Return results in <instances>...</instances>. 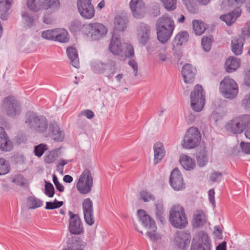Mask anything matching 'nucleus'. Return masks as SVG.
Here are the masks:
<instances>
[{"instance_id": "nucleus-39", "label": "nucleus", "mask_w": 250, "mask_h": 250, "mask_svg": "<svg viewBox=\"0 0 250 250\" xmlns=\"http://www.w3.org/2000/svg\"><path fill=\"white\" fill-rule=\"evenodd\" d=\"M11 6V1H0V18L2 20L7 19Z\"/></svg>"}, {"instance_id": "nucleus-8", "label": "nucleus", "mask_w": 250, "mask_h": 250, "mask_svg": "<svg viewBox=\"0 0 250 250\" xmlns=\"http://www.w3.org/2000/svg\"><path fill=\"white\" fill-rule=\"evenodd\" d=\"M190 105L193 110L197 112H201L204 108L206 96L202 85H196L191 92Z\"/></svg>"}, {"instance_id": "nucleus-51", "label": "nucleus", "mask_w": 250, "mask_h": 250, "mask_svg": "<svg viewBox=\"0 0 250 250\" xmlns=\"http://www.w3.org/2000/svg\"><path fill=\"white\" fill-rule=\"evenodd\" d=\"M62 205V201H58L55 199L53 202H47L46 203L45 208L46 209H53L61 207Z\"/></svg>"}, {"instance_id": "nucleus-46", "label": "nucleus", "mask_w": 250, "mask_h": 250, "mask_svg": "<svg viewBox=\"0 0 250 250\" xmlns=\"http://www.w3.org/2000/svg\"><path fill=\"white\" fill-rule=\"evenodd\" d=\"M47 149L48 146L46 145L41 144L35 146L34 153L36 156L41 157Z\"/></svg>"}, {"instance_id": "nucleus-29", "label": "nucleus", "mask_w": 250, "mask_h": 250, "mask_svg": "<svg viewBox=\"0 0 250 250\" xmlns=\"http://www.w3.org/2000/svg\"><path fill=\"white\" fill-rule=\"evenodd\" d=\"M22 22L25 27L29 28L36 25L38 21V16L32 15L27 12H22L21 14Z\"/></svg>"}, {"instance_id": "nucleus-38", "label": "nucleus", "mask_w": 250, "mask_h": 250, "mask_svg": "<svg viewBox=\"0 0 250 250\" xmlns=\"http://www.w3.org/2000/svg\"><path fill=\"white\" fill-rule=\"evenodd\" d=\"M85 26L86 25L83 24L80 20H75L70 23L69 29L71 33L76 35L81 31L85 32Z\"/></svg>"}, {"instance_id": "nucleus-4", "label": "nucleus", "mask_w": 250, "mask_h": 250, "mask_svg": "<svg viewBox=\"0 0 250 250\" xmlns=\"http://www.w3.org/2000/svg\"><path fill=\"white\" fill-rule=\"evenodd\" d=\"M25 123L29 127L43 133L44 135L49 134L48 132V122L43 116H38L33 112H29L26 115Z\"/></svg>"}, {"instance_id": "nucleus-43", "label": "nucleus", "mask_w": 250, "mask_h": 250, "mask_svg": "<svg viewBox=\"0 0 250 250\" xmlns=\"http://www.w3.org/2000/svg\"><path fill=\"white\" fill-rule=\"evenodd\" d=\"M27 204L30 209H35L42 206V202L35 196L29 197L27 199Z\"/></svg>"}, {"instance_id": "nucleus-10", "label": "nucleus", "mask_w": 250, "mask_h": 250, "mask_svg": "<svg viewBox=\"0 0 250 250\" xmlns=\"http://www.w3.org/2000/svg\"><path fill=\"white\" fill-rule=\"evenodd\" d=\"M250 123V115L244 114L233 118L226 125V129L234 134L242 133Z\"/></svg>"}, {"instance_id": "nucleus-7", "label": "nucleus", "mask_w": 250, "mask_h": 250, "mask_svg": "<svg viewBox=\"0 0 250 250\" xmlns=\"http://www.w3.org/2000/svg\"><path fill=\"white\" fill-rule=\"evenodd\" d=\"M219 91L225 98L233 99L238 93V86L233 79L225 77L220 83Z\"/></svg>"}, {"instance_id": "nucleus-14", "label": "nucleus", "mask_w": 250, "mask_h": 250, "mask_svg": "<svg viewBox=\"0 0 250 250\" xmlns=\"http://www.w3.org/2000/svg\"><path fill=\"white\" fill-rule=\"evenodd\" d=\"M188 33L186 31H183L176 34L172 41V51L174 55L177 56L178 59L182 56L180 47L188 42Z\"/></svg>"}, {"instance_id": "nucleus-12", "label": "nucleus", "mask_w": 250, "mask_h": 250, "mask_svg": "<svg viewBox=\"0 0 250 250\" xmlns=\"http://www.w3.org/2000/svg\"><path fill=\"white\" fill-rule=\"evenodd\" d=\"M3 110L6 114L11 117L18 115L21 112V105L17 100L13 96H8L3 100Z\"/></svg>"}, {"instance_id": "nucleus-33", "label": "nucleus", "mask_w": 250, "mask_h": 250, "mask_svg": "<svg viewBox=\"0 0 250 250\" xmlns=\"http://www.w3.org/2000/svg\"><path fill=\"white\" fill-rule=\"evenodd\" d=\"M179 161L183 168L187 170L193 169L196 166L195 161L184 154L181 155Z\"/></svg>"}, {"instance_id": "nucleus-22", "label": "nucleus", "mask_w": 250, "mask_h": 250, "mask_svg": "<svg viewBox=\"0 0 250 250\" xmlns=\"http://www.w3.org/2000/svg\"><path fill=\"white\" fill-rule=\"evenodd\" d=\"M66 243L70 250H84L86 246V242L79 236H69Z\"/></svg>"}, {"instance_id": "nucleus-17", "label": "nucleus", "mask_w": 250, "mask_h": 250, "mask_svg": "<svg viewBox=\"0 0 250 250\" xmlns=\"http://www.w3.org/2000/svg\"><path fill=\"white\" fill-rule=\"evenodd\" d=\"M90 1H77V8L81 16L85 19H91L95 15V9Z\"/></svg>"}, {"instance_id": "nucleus-5", "label": "nucleus", "mask_w": 250, "mask_h": 250, "mask_svg": "<svg viewBox=\"0 0 250 250\" xmlns=\"http://www.w3.org/2000/svg\"><path fill=\"white\" fill-rule=\"evenodd\" d=\"M169 221L173 227L177 229H183L187 226V218L185 210L181 206H173L169 212Z\"/></svg>"}, {"instance_id": "nucleus-48", "label": "nucleus", "mask_w": 250, "mask_h": 250, "mask_svg": "<svg viewBox=\"0 0 250 250\" xmlns=\"http://www.w3.org/2000/svg\"><path fill=\"white\" fill-rule=\"evenodd\" d=\"M45 194L49 197H53L54 195V187L53 185L45 181Z\"/></svg>"}, {"instance_id": "nucleus-25", "label": "nucleus", "mask_w": 250, "mask_h": 250, "mask_svg": "<svg viewBox=\"0 0 250 250\" xmlns=\"http://www.w3.org/2000/svg\"><path fill=\"white\" fill-rule=\"evenodd\" d=\"M196 72V68L191 64H185L182 70V75L186 83H191L194 79Z\"/></svg>"}, {"instance_id": "nucleus-13", "label": "nucleus", "mask_w": 250, "mask_h": 250, "mask_svg": "<svg viewBox=\"0 0 250 250\" xmlns=\"http://www.w3.org/2000/svg\"><path fill=\"white\" fill-rule=\"evenodd\" d=\"M85 28L87 35H90L93 40H98L101 39L106 34L107 31L104 25L97 22L86 25Z\"/></svg>"}, {"instance_id": "nucleus-2", "label": "nucleus", "mask_w": 250, "mask_h": 250, "mask_svg": "<svg viewBox=\"0 0 250 250\" xmlns=\"http://www.w3.org/2000/svg\"><path fill=\"white\" fill-rule=\"evenodd\" d=\"M243 4V1H222L221 10L227 11L233 8H234V9L229 14L221 15L220 19L225 22L227 25H231L240 16L242 12L240 7Z\"/></svg>"}, {"instance_id": "nucleus-23", "label": "nucleus", "mask_w": 250, "mask_h": 250, "mask_svg": "<svg viewBox=\"0 0 250 250\" xmlns=\"http://www.w3.org/2000/svg\"><path fill=\"white\" fill-rule=\"evenodd\" d=\"M137 31L139 43L145 45L150 38V29L149 26L145 23H141L138 27Z\"/></svg>"}, {"instance_id": "nucleus-32", "label": "nucleus", "mask_w": 250, "mask_h": 250, "mask_svg": "<svg viewBox=\"0 0 250 250\" xmlns=\"http://www.w3.org/2000/svg\"><path fill=\"white\" fill-rule=\"evenodd\" d=\"M128 20L127 17L125 15L123 16L118 15L115 18L114 20V29L113 33H116V30L123 31L127 27Z\"/></svg>"}, {"instance_id": "nucleus-63", "label": "nucleus", "mask_w": 250, "mask_h": 250, "mask_svg": "<svg viewBox=\"0 0 250 250\" xmlns=\"http://www.w3.org/2000/svg\"><path fill=\"white\" fill-rule=\"evenodd\" d=\"M128 64L133 68L134 74L135 76H136L138 71V64L137 62L134 60H130L128 62Z\"/></svg>"}, {"instance_id": "nucleus-16", "label": "nucleus", "mask_w": 250, "mask_h": 250, "mask_svg": "<svg viewBox=\"0 0 250 250\" xmlns=\"http://www.w3.org/2000/svg\"><path fill=\"white\" fill-rule=\"evenodd\" d=\"M27 5L30 10L37 11L42 8L57 9L60 6V1H27Z\"/></svg>"}, {"instance_id": "nucleus-26", "label": "nucleus", "mask_w": 250, "mask_h": 250, "mask_svg": "<svg viewBox=\"0 0 250 250\" xmlns=\"http://www.w3.org/2000/svg\"><path fill=\"white\" fill-rule=\"evenodd\" d=\"M48 132L49 134L44 136L46 137L50 136L55 141L61 142L64 138L63 132L60 130L58 125L55 123L49 125Z\"/></svg>"}, {"instance_id": "nucleus-11", "label": "nucleus", "mask_w": 250, "mask_h": 250, "mask_svg": "<svg viewBox=\"0 0 250 250\" xmlns=\"http://www.w3.org/2000/svg\"><path fill=\"white\" fill-rule=\"evenodd\" d=\"M93 186V179L91 171L85 169L79 177L76 184L77 189L80 193L86 194L91 191Z\"/></svg>"}, {"instance_id": "nucleus-9", "label": "nucleus", "mask_w": 250, "mask_h": 250, "mask_svg": "<svg viewBox=\"0 0 250 250\" xmlns=\"http://www.w3.org/2000/svg\"><path fill=\"white\" fill-rule=\"evenodd\" d=\"M201 134L198 129L195 127L188 128L184 137L182 142L183 148L191 149L196 147L200 144Z\"/></svg>"}, {"instance_id": "nucleus-27", "label": "nucleus", "mask_w": 250, "mask_h": 250, "mask_svg": "<svg viewBox=\"0 0 250 250\" xmlns=\"http://www.w3.org/2000/svg\"><path fill=\"white\" fill-rule=\"evenodd\" d=\"M110 51L115 55H121L123 52L121 40L116 33H113L109 46Z\"/></svg>"}, {"instance_id": "nucleus-24", "label": "nucleus", "mask_w": 250, "mask_h": 250, "mask_svg": "<svg viewBox=\"0 0 250 250\" xmlns=\"http://www.w3.org/2000/svg\"><path fill=\"white\" fill-rule=\"evenodd\" d=\"M130 7L134 18L141 19L144 16L146 8L144 1H130Z\"/></svg>"}, {"instance_id": "nucleus-28", "label": "nucleus", "mask_w": 250, "mask_h": 250, "mask_svg": "<svg viewBox=\"0 0 250 250\" xmlns=\"http://www.w3.org/2000/svg\"><path fill=\"white\" fill-rule=\"evenodd\" d=\"M208 221L207 213L202 210H196L194 211L193 217V225L199 227L205 225Z\"/></svg>"}, {"instance_id": "nucleus-59", "label": "nucleus", "mask_w": 250, "mask_h": 250, "mask_svg": "<svg viewBox=\"0 0 250 250\" xmlns=\"http://www.w3.org/2000/svg\"><path fill=\"white\" fill-rule=\"evenodd\" d=\"M240 146L244 152L246 154H250V143L242 142Z\"/></svg>"}, {"instance_id": "nucleus-55", "label": "nucleus", "mask_w": 250, "mask_h": 250, "mask_svg": "<svg viewBox=\"0 0 250 250\" xmlns=\"http://www.w3.org/2000/svg\"><path fill=\"white\" fill-rule=\"evenodd\" d=\"M164 6L168 11L173 10L176 8V1H163Z\"/></svg>"}, {"instance_id": "nucleus-54", "label": "nucleus", "mask_w": 250, "mask_h": 250, "mask_svg": "<svg viewBox=\"0 0 250 250\" xmlns=\"http://www.w3.org/2000/svg\"><path fill=\"white\" fill-rule=\"evenodd\" d=\"M222 174L218 171L212 172L209 175V179L213 182L219 183L222 179Z\"/></svg>"}, {"instance_id": "nucleus-34", "label": "nucleus", "mask_w": 250, "mask_h": 250, "mask_svg": "<svg viewBox=\"0 0 250 250\" xmlns=\"http://www.w3.org/2000/svg\"><path fill=\"white\" fill-rule=\"evenodd\" d=\"M66 53L71 64L75 68H78L79 67V59L76 49L73 46L69 47L67 48Z\"/></svg>"}, {"instance_id": "nucleus-18", "label": "nucleus", "mask_w": 250, "mask_h": 250, "mask_svg": "<svg viewBox=\"0 0 250 250\" xmlns=\"http://www.w3.org/2000/svg\"><path fill=\"white\" fill-rule=\"evenodd\" d=\"M70 216L69 231L73 234L80 235L83 232V228L81 219L79 215L69 211Z\"/></svg>"}, {"instance_id": "nucleus-36", "label": "nucleus", "mask_w": 250, "mask_h": 250, "mask_svg": "<svg viewBox=\"0 0 250 250\" xmlns=\"http://www.w3.org/2000/svg\"><path fill=\"white\" fill-rule=\"evenodd\" d=\"M240 65L239 59L234 57L228 58L225 62V68L228 72L230 73L235 71Z\"/></svg>"}, {"instance_id": "nucleus-57", "label": "nucleus", "mask_w": 250, "mask_h": 250, "mask_svg": "<svg viewBox=\"0 0 250 250\" xmlns=\"http://www.w3.org/2000/svg\"><path fill=\"white\" fill-rule=\"evenodd\" d=\"M242 104L246 109L250 110V93L242 100Z\"/></svg>"}, {"instance_id": "nucleus-53", "label": "nucleus", "mask_w": 250, "mask_h": 250, "mask_svg": "<svg viewBox=\"0 0 250 250\" xmlns=\"http://www.w3.org/2000/svg\"><path fill=\"white\" fill-rule=\"evenodd\" d=\"M55 29L46 30L42 33V37L46 40L54 41Z\"/></svg>"}, {"instance_id": "nucleus-58", "label": "nucleus", "mask_w": 250, "mask_h": 250, "mask_svg": "<svg viewBox=\"0 0 250 250\" xmlns=\"http://www.w3.org/2000/svg\"><path fill=\"white\" fill-rule=\"evenodd\" d=\"M242 34L245 36H250V21L246 22L242 29Z\"/></svg>"}, {"instance_id": "nucleus-6", "label": "nucleus", "mask_w": 250, "mask_h": 250, "mask_svg": "<svg viewBox=\"0 0 250 250\" xmlns=\"http://www.w3.org/2000/svg\"><path fill=\"white\" fill-rule=\"evenodd\" d=\"M137 215L140 222H141L143 226L150 229L147 232V234L149 238L152 241H155L160 237L156 233V226L155 222L150 216L147 214L144 209H139L137 211Z\"/></svg>"}, {"instance_id": "nucleus-49", "label": "nucleus", "mask_w": 250, "mask_h": 250, "mask_svg": "<svg viewBox=\"0 0 250 250\" xmlns=\"http://www.w3.org/2000/svg\"><path fill=\"white\" fill-rule=\"evenodd\" d=\"M156 215L161 221H162V216L164 213L163 204L161 201H158L155 204Z\"/></svg>"}, {"instance_id": "nucleus-41", "label": "nucleus", "mask_w": 250, "mask_h": 250, "mask_svg": "<svg viewBox=\"0 0 250 250\" xmlns=\"http://www.w3.org/2000/svg\"><path fill=\"white\" fill-rule=\"evenodd\" d=\"M193 29L196 35H201L207 29V25L203 22L198 20H193Z\"/></svg>"}, {"instance_id": "nucleus-35", "label": "nucleus", "mask_w": 250, "mask_h": 250, "mask_svg": "<svg viewBox=\"0 0 250 250\" xmlns=\"http://www.w3.org/2000/svg\"><path fill=\"white\" fill-rule=\"evenodd\" d=\"M209 1H184V4L191 13H196L198 11V5H206Z\"/></svg>"}, {"instance_id": "nucleus-40", "label": "nucleus", "mask_w": 250, "mask_h": 250, "mask_svg": "<svg viewBox=\"0 0 250 250\" xmlns=\"http://www.w3.org/2000/svg\"><path fill=\"white\" fill-rule=\"evenodd\" d=\"M243 46V40L240 38H235L231 42L232 51L236 55L242 53Z\"/></svg>"}, {"instance_id": "nucleus-44", "label": "nucleus", "mask_w": 250, "mask_h": 250, "mask_svg": "<svg viewBox=\"0 0 250 250\" xmlns=\"http://www.w3.org/2000/svg\"><path fill=\"white\" fill-rule=\"evenodd\" d=\"M197 161L200 167H204L207 164L208 160L207 151L205 148L198 152L197 155Z\"/></svg>"}, {"instance_id": "nucleus-62", "label": "nucleus", "mask_w": 250, "mask_h": 250, "mask_svg": "<svg viewBox=\"0 0 250 250\" xmlns=\"http://www.w3.org/2000/svg\"><path fill=\"white\" fill-rule=\"evenodd\" d=\"M13 182L19 185H23L24 184V178L22 176L19 175L16 176Z\"/></svg>"}, {"instance_id": "nucleus-61", "label": "nucleus", "mask_w": 250, "mask_h": 250, "mask_svg": "<svg viewBox=\"0 0 250 250\" xmlns=\"http://www.w3.org/2000/svg\"><path fill=\"white\" fill-rule=\"evenodd\" d=\"M94 114L93 111L90 110H84L82 111L79 116H84L87 119H91L94 117Z\"/></svg>"}, {"instance_id": "nucleus-64", "label": "nucleus", "mask_w": 250, "mask_h": 250, "mask_svg": "<svg viewBox=\"0 0 250 250\" xmlns=\"http://www.w3.org/2000/svg\"><path fill=\"white\" fill-rule=\"evenodd\" d=\"M213 233L216 237L218 238H221L222 236V230L219 226H215L214 227Z\"/></svg>"}, {"instance_id": "nucleus-1", "label": "nucleus", "mask_w": 250, "mask_h": 250, "mask_svg": "<svg viewBox=\"0 0 250 250\" xmlns=\"http://www.w3.org/2000/svg\"><path fill=\"white\" fill-rule=\"evenodd\" d=\"M158 40L162 43L167 42L171 38L175 28L172 19L167 16L160 18L156 25Z\"/></svg>"}, {"instance_id": "nucleus-50", "label": "nucleus", "mask_w": 250, "mask_h": 250, "mask_svg": "<svg viewBox=\"0 0 250 250\" xmlns=\"http://www.w3.org/2000/svg\"><path fill=\"white\" fill-rule=\"evenodd\" d=\"M124 49H125V50L124 51L125 57H123V59L133 56L134 54V49L131 44L129 43L124 44Z\"/></svg>"}, {"instance_id": "nucleus-19", "label": "nucleus", "mask_w": 250, "mask_h": 250, "mask_svg": "<svg viewBox=\"0 0 250 250\" xmlns=\"http://www.w3.org/2000/svg\"><path fill=\"white\" fill-rule=\"evenodd\" d=\"M82 206L85 222L88 225L92 226L95 221L92 200L89 198L85 199L83 202Z\"/></svg>"}, {"instance_id": "nucleus-47", "label": "nucleus", "mask_w": 250, "mask_h": 250, "mask_svg": "<svg viewBox=\"0 0 250 250\" xmlns=\"http://www.w3.org/2000/svg\"><path fill=\"white\" fill-rule=\"evenodd\" d=\"M140 197L144 202L153 201L155 199L153 195L146 190L141 191L140 192Z\"/></svg>"}, {"instance_id": "nucleus-42", "label": "nucleus", "mask_w": 250, "mask_h": 250, "mask_svg": "<svg viewBox=\"0 0 250 250\" xmlns=\"http://www.w3.org/2000/svg\"><path fill=\"white\" fill-rule=\"evenodd\" d=\"M58 157V150L54 149L46 153L44 157V161L46 164L53 163Z\"/></svg>"}, {"instance_id": "nucleus-15", "label": "nucleus", "mask_w": 250, "mask_h": 250, "mask_svg": "<svg viewBox=\"0 0 250 250\" xmlns=\"http://www.w3.org/2000/svg\"><path fill=\"white\" fill-rule=\"evenodd\" d=\"M196 239L197 242L191 245V250H211L210 240L207 233L203 231H199Z\"/></svg>"}, {"instance_id": "nucleus-60", "label": "nucleus", "mask_w": 250, "mask_h": 250, "mask_svg": "<svg viewBox=\"0 0 250 250\" xmlns=\"http://www.w3.org/2000/svg\"><path fill=\"white\" fill-rule=\"evenodd\" d=\"M214 190L213 189H210L208 191V199L210 203L212 204L213 207L215 206V201L214 198Z\"/></svg>"}, {"instance_id": "nucleus-56", "label": "nucleus", "mask_w": 250, "mask_h": 250, "mask_svg": "<svg viewBox=\"0 0 250 250\" xmlns=\"http://www.w3.org/2000/svg\"><path fill=\"white\" fill-rule=\"evenodd\" d=\"M67 161L65 160H61L57 165V170L62 174L63 173L64 166L67 164Z\"/></svg>"}, {"instance_id": "nucleus-30", "label": "nucleus", "mask_w": 250, "mask_h": 250, "mask_svg": "<svg viewBox=\"0 0 250 250\" xmlns=\"http://www.w3.org/2000/svg\"><path fill=\"white\" fill-rule=\"evenodd\" d=\"M0 141L1 142L0 148L1 150L9 151H10L13 145L12 142L8 140V137L5 133L3 127L0 126Z\"/></svg>"}, {"instance_id": "nucleus-37", "label": "nucleus", "mask_w": 250, "mask_h": 250, "mask_svg": "<svg viewBox=\"0 0 250 250\" xmlns=\"http://www.w3.org/2000/svg\"><path fill=\"white\" fill-rule=\"evenodd\" d=\"M54 41L66 42L69 40L67 31L63 28L55 29Z\"/></svg>"}, {"instance_id": "nucleus-3", "label": "nucleus", "mask_w": 250, "mask_h": 250, "mask_svg": "<svg viewBox=\"0 0 250 250\" xmlns=\"http://www.w3.org/2000/svg\"><path fill=\"white\" fill-rule=\"evenodd\" d=\"M90 67L94 73L103 74L109 80L113 78L117 69L115 62L112 60L105 62L100 60H93L90 62Z\"/></svg>"}, {"instance_id": "nucleus-45", "label": "nucleus", "mask_w": 250, "mask_h": 250, "mask_svg": "<svg viewBox=\"0 0 250 250\" xmlns=\"http://www.w3.org/2000/svg\"><path fill=\"white\" fill-rule=\"evenodd\" d=\"M213 39L212 36H203L202 39V45L205 51H209L211 47Z\"/></svg>"}, {"instance_id": "nucleus-21", "label": "nucleus", "mask_w": 250, "mask_h": 250, "mask_svg": "<svg viewBox=\"0 0 250 250\" xmlns=\"http://www.w3.org/2000/svg\"><path fill=\"white\" fill-rule=\"evenodd\" d=\"M190 238V234L188 231H177L173 241L179 248L184 249L189 246Z\"/></svg>"}, {"instance_id": "nucleus-31", "label": "nucleus", "mask_w": 250, "mask_h": 250, "mask_svg": "<svg viewBox=\"0 0 250 250\" xmlns=\"http://www.w3.org/2000/svg\"><path fill=\"white\" fill-rule=\"evenodd\" d=\"M155 165L157 164L165 156L166 151L162 143L157 142L153 146Z\"/></svg>"}, {"instance_id": "nucleus-20", "label": "nucleus", "mask_w": 250, "mask_h": 250, "mask_svg": "<svg viewBox=\"0 0 250 250\" xmlns=\"http://www.w3.org/2000/svg\"><path fill=\"white\" fill-rule=\"evenodd\" d=\"M169 183L175 190L179 191L185 188L182 175L177 168H174L171 171L169 177Z\"/></svg>"}, {"instance_id": "nucleus-52", "label": "nucleus", "mask_w": 250, "mask_h": 250, "mask_svg": "<svg viewBox=\"0 0 250 250\" xmlns=\"http://www.w3.org/2000/svg\"><path fill=\"white\" fill-rule=\"evenodd\" d=\"M8 165L3 158H0V175L7 174L9 171Z\"/></svg>"}]
</instances>
